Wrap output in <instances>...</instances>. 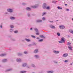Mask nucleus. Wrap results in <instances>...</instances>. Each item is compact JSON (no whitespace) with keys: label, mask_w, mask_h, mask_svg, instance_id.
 Returning <instances> with one entry per match:
<instances>
[{"label":"nucleus","mask_w":73,"mask_h":73,"mask_svg":"<svg viewBox=\"0 0 73 73\" xmlns=\"http://www.w3.org/2000/svg\"><path fill=\"white\" fill-rule=\"evenodd\" d=\"M68 56V54L67 53H65L63 55V57H67Z\"/></svg>","instance_id":"obj_1"},{"label":"nucleus","mask_w":73,"mask_h":73,"mask_svg":"<svg viewBox=\"0 0 73 73\" xmlns=\"http://www.w3.org/2000/svg\"><path fill=\"white\" fill-rule=\"evenodd\" d=\"M59 27L60 29H64L65 28V26H62V25H61L60 26H59Z\"/></svg>","instance_id":"obj_2"},{"label":"nucleus","mask_w":73,"mask_h":73,"mask_svg":"<svg viewBox=\"0 0 73 73\" xmlns=\"http://www.w3.org/2000/svg\"><path fill=\"white\" fill-rule=\"evenodd\" d=\"M61 41L62 42L65 43V39L64 38H62L61 39Z\"/></svg>","instance_id":"obj_3"},{"label":"nucleus","mask_w":73,"mask_h":73,"mask_svg":"<svg viewBox=\"0 0 73 73\" xmlns=\"http://www.w3.org/2000/svg\"><path fill=\"white\" fill-rule=\"evenodd\" d=\"M46 4L44 3L43 4V8L44 9H45L46 8Z\"/></svg>","instance_id":"obj_4"},{"label":"nucleus","mask_w":73,"mask_h":73,"mask_svg":"<svg viewBox=\"0 0 73 73\" xmlns=\"http://www.w3.org/2000/svg\"><path fill=\"white\" fill-rule=\"evenodd\" d=\"M8 12H12V10L10 9H8L7 10Z\"/></svg>","instance_id":"obj_5"},{"label":"nucleus","mask_w":73,"mask_h":73,"mask_svg":"<svg viewBox=\"0 0 73 73\" xmlns=\"http://www.w3.org/2000/svg\"><path fill=\"white\" fill-rule=\"evenodd\" d=\"M53 52L54 53H55L56 54H57V53H59V51H53Z\"/></svg>","instance_id":"obj_6"},{"label":"nucleus","mask_w":73,"mask_h":73,"mask_svg":"<svg viewBox=\"0 0 73 73\" xmlns=\"http://www.w3.org/2000/svg\"><path fill=\"white\" fill-rule=\"evenodd\" d=\"M68 48L70 49V50H72V46H68Z\"/></svg>","instance_id":"obj_7"},{"label":"nucleus","mask_w":73,"mask_h":73,"mask_svg":"<svg viewBox=\"0 0 73 73\" xmlns=\"http://www.w3.org/2000/svg\"><path fill=\"white\" fill-rule=\"evenodd\" d=\"M17 62H20V61H21V60L20 59H17Z\"/></svg>","instance_id":"obj_8"},{"label":"nucleus","mask_w":73,"mask_h":73,"mask_svg":"<svg viewBox=\"0 0 73 73\" xmlns=\"http://www.w3.org/2000/svg\"><path fill=\"white\" fill-rule=\"evenodd\" d=\"M26 9L28 11H30V10H31V8H29V7H27L26 8Z\"/></svg>","instance_id":"obj_9"},{"label":"nucleus","mask_w":73,"mask_h":73,"mask_svg":"<svg viewBox=\"0 0 73 73\" xmlns=\"http://www.w3.org/2000/svg\"><path fill=\"white\" fill-rule=\"evenodd\" d=\"M40 37H41V38H45V37L43 35L40 36Z\"/></svg>","instance_id":"obj_10"},{"label":"nucleus","mask_w":73,"mask_h":73,"mask_svg":"<svg viewBox=\"0 0 73 73\" xmlns=\"http://www.w3.org/2000/svg\"><path fill=\"white\" fill-rule=\"evenodd\" d=\"M57 8L58 9H62V7H60L59 6Z\"/></svg>","instance_id":"obj_11"},{"label":"nucleus","mask_w":73,"mask_h":73,"mask_svg":"<svg viewBox=\"0 0 73 73\" xmlns=\"http://www.w3.org/2000/svg\"><path fill=\"white\" fill-rule=\"evenodd\" d=\"M46 9H50V7L49 6H48L46 8Z\"/></svg>","instance_id":"obj_12"},{"label":"nucleus","mask_w":73,"mask_h":73,"mask_svg":"<svg viewBox=\"0 0 73 73\" xmlns=\"http://www.w3.org/2000/svg\"><path fill=\"white\" fill-rule=\"evenodd\" d=\"M26 71H22L21 72V73H26Z\"/></svg>","instance_id":"obj_13"},{"label":"nucleus","mask_w":73,"mask_h":73,"mask_svg":"<svg viewBox=\"0 0 73 73\" xmlns=\"http://www.w3.org/2000/svg\"><path fill=\"white\" fill-rule=\"evenodd\" d=\"M40 35V33H39V32L37 30V35Z\"/></svg>","instance_id":"obj_14"},{"label":"nucleus","mask_w":73,"mask_h":73,"mask_svg":"<svg viewBox=\"0 0 73 73\" xmlns=\"http://www.w3.org/2000/svg\"><path fill=\"white\" fill-rule=\"evenodd\" d=\"M26 65H27V64H24L23 65V67H25V66H26Z\"/></svg>","instance_id":"obj_15"},{"label":"nucleus","mask_w":73,"mask_h":73,"mask_svg":"<svg viewBox=\"0 0 73 73\" xmlns=\"http://www.w3.org/2000/svg\"><path fill=\"white\" fill-rule=\"evenodd\" d=\"M53 72L52 71H49L48 72V73H52Z\"/></svg>","instance_id":"obj_16"},{"label":"nucleus","mask_w":73,"mask_h":73,"mask_svg":"<svg viewBox=\"0 0 73 73\" xmlns=\"http://www.w3.org/2000/svg\"><path fill=\"white\" fill-rule=\"evenodd\" d=\"M26 40L27 41H28V42H29V41H31V40H30L28 39H26Z\"/></svg>","instance_id":"obj_17"},{"label":"nucleus","mask_w":73,"mask_h":73,"mask_svg":"<svg viewBox=\"0 0 73 73\" xmlns=\"http://www.w3.org/2000/svg\"><path fill=\"white\" fill-rule=\"evenodd\" d=\"M43 41V39H41L39 40L38 41H39V42H41V41Z\"/></svg>","instance_id":"obj_18"},{"label":"nucleus","mask_w":73,"mask_h":73,"mask_svg":"<svg viewBox=\"0 0 73 73\" xmlns=\"http://www.w3.org/2000/svg\"><path fill=\"white\" fill-rule=\"evenodd\" d=\"M10 19H11V20H13V19H15V18L14 17H11Z\"/></svg>","instance_id":"obj_19"},{"label":"nucleus","mask_w":73,"mask_h":73,"mask_svg":"<svg viewBox=\"0 0 73 73\" xmlns=\"http://www.w3.org/2000/svg\"><path fill=\"white\" fill-rule=\"evenodd\" d=\"M31 37H33V38H36V37L33 35H31Z\"/></svg>","instance_id":"obj_20"},{"label":"nucleus","mask_w":73,"mask_h":73,"mask_svg":"<svg viewBox=\"0 0 73 73\" xmlns=\"http://www.w3.org/2000/svg\"><path fill=\"white\" fill-rule=\"evenodd\" d=\"M6 61H7V59H3V62H5Z\"/></svg>","instance_id":"obj_21"},{"label":"nucleus","mask_w":73,"mask_h":73,"mask_svg":"<svg viewBox=\"0 0 73 73\" xmlns=\"http://www.w3.org/2000/svg\"><path fill=\"white\" fill-rule=\"evenodd\" d=\"M57 2V1H52V3H56V2Z\"/></svg>","instance_id":"obj_22"},{"label":"nucleus","mask_w":73,"mask_h":73,"mask_svg":"<svg viewBox=\"0 0 73 73\" xmlns=\"http://www.w3.org/2000/svg\"><path fill=\"white\" fill-rule=\"evenodd\" d=\"M57 35H58L59 36H60V34L59 33H57Z\"/></svg>","instance_id":"obj_23"},{"label":"nucleus","mask_w":73,"mask_h":73,"mask_svg":"<svg viewBox=\"0 0 73 73\" xmlns=\"http://www.w3.org/2000/svg\"><path fill=\"white\" fill-rule=\"evenodd\" d=\"M59 43H60V44H61L62 43H63L62 42V41H59Z\"/></svg>","instance_id":"obj_24"},{"label":"nucleus","mask_w":73,"mask_h":73,"mask_svg":"<svg viewBox=\"0 0 73 73\" xmlns=\"http://www.w3.org/2000/svg\"><path fill=\"white\" fill-rule=\"evenodd\" d=\"M50 27L51 28H54V26H51Z\"/></svg>","instance_id":"obj_25"},{"label":"nucleus","mask_w":73,"mask_h":73,"mask_svg":"<svg viewBox=\"0 0 73 73\" xmlns=\"http://www.w3.org/2000/svg\"><path fill=\"white\" fill-rule=\"evenodd\" d=\"M14 33H17V32H18V31H14Z\"/></svg>","instance_id":"obj_26"},{"label":"nucleus","mask_w":73,"mask_h":73,"mask_svg":"<svg viewBox=\"0 0 73 73\" xmlns=\"http://www.w3.org/2000/svg\"><path fill=\"white\" fill-rule=\"evenodd\" d=\"M5 56V54H2L0 55V56Z\"/></svg>","instance_id":"obj_27"},{"label":"nucleus","mask_w":73,"mask_h":73,"mask_svg":"<svg viewBox=\"0 0 73 73\" xmlns=\"http://www.w3.org/2000/svg\"><path fill=\"white\" fill-rule=\"evenodd\" d=\"M68 62V60H66L64 61L65 62Z\"/></svg>","instance_id":"obj_28"},{"label":"nucleus","mask_w":73,"mask_h":73,"mask_svg":"<svg viewBox=\"0 0 73 73\" xmlns=\"http://www.w3.org/2000/svg\"><path fill=\"white\" fill-rule=\"evenodd\" d=\"M10 28H13V26H12V25L10 26Z\"/></svg>","instance_id":"obj_29"},{"label":"nucleus","mask_w":73,"mask_h":73,"mask_svg":"<svg viewBox=\"0 0 73 73\" xmlns=\"http://www.w3.org/2000/svg\"><path fill=\"white\" fill-rule=\"evenodd\" d=\"M45 14H46V13H43L42 15V16H44V15H45Z\"/></svg>","instance_id":"obj_30"},{"label":"nucleus","mask_w":73,"mask_h":73,"mask_svg":"<svg viewBox=\"0 0 73 73\" xmlns=\"http://www.w3.org/2000/svg\"><path fill=\"white\" fill-rule=\"evenodd\" d=\"M70 32H71V33H72V34H73V31H72V30H70Z\"/></svg>","instance_id":"obj_31"},{"label":"nucleus","mask_w":73,"mask_h":73,"mask_svg":"<svg viewBox=\"0 0 73 73\" xmlns=\"http://www.w3.org/2000/svg\"><path fill=\"white\" fill-rule=\"evenodd\" d=\"M42 20H45V18L44 17H43L42 18Z\"/></svg>","instance_id":"obj_32"},{"label":"nucleus","mask_w":73,"mask_h":73,"mask_svg":"<svg viewBox=\"0 0 73 73\" xmlns=\"http://www.w3.org/2000/svg\"><path fill=\"white\" fill-rule=\"evenodd\" d=\"M37 52V50H36L34 51V53H36Z\"/></svg>","instance_id":"obj_33"},{"label":"nucleus","mask_w":73,"mask_h":73,"mask_svg":"<svg viewBox=\"0 0 73 73\" xmlns=\"http://www.w3.org/2000/svg\"><path fill=\"white\" fill-rule=\"evenodd\" d=\"M36 8V6H35L32 7V8Z\"/></svg>","instance_id":"obj_34"},{"label":"nucleus","mask_w":73,"mask_h":73,"mask_svg":"<svg viewBox=\"0 0 73 73\" xmlns=\"http://www.w3.org/2000/svg\"><path fill=\"white\" fill-rule=\"evenodd\" d=\"M24 53H25V54H27V52H24Z\"/></svg>","instance_id":"obj_35"},{"label":"nucleus","mask_w":73,"mask_h":73,"mask_svg":"<svg viewBox=\"0 0 73 73\" xmlns=\"http://www.w3.org/2000/svg\"><path fill=\"white\" fill-rule=\"evenodd\" d=\"M68 45H70V44H71L70 43H68Z\"/></svg>","instance_id":"obj_36"},{"label":"nucleus","mask_w":73,"mask_h":73,"mask_svg":"<svg viewBox=\"0 0 73 73\" xmlns=\"http://www.w3.org/2000/svg\"><path fill=\"white\" fill-rule=\"evenodd\" d=\"M36 45V44H35V43H33V45Z\"/></svg>","instance_id":"obj_37"},{"label":"nucleus","mask_w":73,"mask_h":73,"mask_svg":"<svg viewBox=\"0 0 73 73\" xmlns=\"http://www.w3.org/2000/svg\"><path fill=\"white\" fill-rule=\"evenodd\" d=\"M66 11H69V9H66Z\"/></svg>","instance_id":"obj_38"},{"label":"nucleus","mask_w":73,"mask_h":73,"mask_svg":"<svg viewBox=\"0 0 73 73\" xmlns=\"http://www.w3.org/2000/svg\"><path fill=\"white\" fill-rule=\"evenodd\" d=\"M35 31H37V29H35Z\"/></svg>","instance_id":"obj_39"},{"label":"nucleus","mask_w":73,"mask_h":73,"mask_svg":"<svg viewBox=\"0 0 73 73\" xmlns=\"http://www.w3.org/2000/svg\"><path fill=\"white\" fill-rule=\"evenodd\" d=\"M29 46H31V44H30L29 45Z\"/></svg>","instance_id":"obj_40"},{"label":"nucleus","mask_w":73,"mask_h":73,"mask_svg":"<svg viewBox=\"0 0 73 73\" xmlns=\"http://www.w3.org/2000/svg\"><path fill=\"white\" fill-rule=\"evenodd\" d=\"M0 27L1 28H2V25H1Z\"/></svg>","instance_id":"obj_41"},{"label":"nucleus","mask_w":73,"mask_h":73,"mask_svg":"<svg viewBox=\"0 0 73 73\" xmlns=\"http://www.w3.org/2000/svg\"><path fill=\"white\" fill-rule=\"evenodd\" d=\"M65 5L66 6V5H67V4H65Z\"/></svg>","instance_id":"obj_42"},{"label":"nucleus","mask_w":73,"mask_h":73,"mask_svg":"<svg viewBox=\"0 0 73 73\" xmlns=\"http://www.w3.org/2000/svg\"><path fill=\"white\" fill-rule=\"evenodd\" d=\"M31 30H32V28H31V29H30Z\"/></svg>","instance_id":"obj_43"},{"label":"nucleus","mask_w":73,"mask_h":73,"mask_svg":"<svg viewBox=\"0 0 73 73\" xmlns=\"http://www.w3.org/2000/svg\"><path fill=\"white\" fill-rule=\"evenodd\" d=\"M37 39H39V38H37Z\"/></svg>","instance_id":"obj_44"},{"label":"nucleus","mask_w":73,"mask_h":73,"mask_svg":"<svg viewBox=\"0 0 73 73\" xmlns=\"http://www.w3.org/2000/svg\"><path fill=\"white\" fill-rule=\"evenodd\" d=\"M72 63H71L70 64V65H72Z\"/></svg>","instance_id":"obj_45"},{"label":"nucleus","mask_w":73,"mask_h":73,"mask_svg":"<svg viewBox=\"0 0 73 73\" xmlns=\"http://www.w3.org/2000/svg\"><path fill=\"white\" fill-rule=\"evenodd\" d=\"M9 70V71L11 70L9 69V70Z\"/></svg>","instance_id":"obj_46"},{"label":"nucleus","mask_w":73,"mask_h":73,"mask_svg":"<svg viewBox=\"0 0 73 73\" xmlns=\"http://www.w3.org/2000/svg\"><path fill=\"white\" fill-rule=\"evenodd\" d=\"M40 21H42V20H41Z\"/></svg>","instance_id":"obj_47"},{"label":"nucleus","mask_w":73,"mask_h":73,"mask_svg":"<svg viewBox=\"0 0 73 73\" xmlns=\"http://www.w3.org/2000/svg\"><path fill=\"white\" fill-rule=\"evenodd\" d=\"M72 20H73V19H72Z\"/></svg>","instance_id":"obj_48"},{"label":"nucleus","mask_w":73,"mask_h":73,"mask_svg":"<svg viewBox=\"0 0 73 73\" xmlns=\"http://www.w3.org/2000/svg\"><path fill=\"white\" fill-rule=\"evenodd\" d=\"M23 5H24V3H23Z\"/></svg>","instance_id":"obj_49"},{"label":"nucleus","mask_w":73,"mask_h":73,"mask_svg":"<svg viewBox=\"0 0 73 73\" xmlns=\"http://www.w3.org/2000/svg\"><path fill=\"white\" fill-rule=\"evenodd\" d=\"M35 56L36 57V56Z\"/></svg>","instance_id":"obj_50"},{"label":"nucleus","mask_w":73,"mask_h":73,"mask_svg":"<svg viewBox=\"0 0 73 73\" xmlns=\"http://www.w3.org/2000/svg\"><path fill=\"white\" fill-rule=\"evenodd\" d=\"M52 22H53V21H52Z\"/></svg>","instance_id":"obj_51"}]
</instances>
